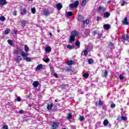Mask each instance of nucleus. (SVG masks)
Listing matches in <instances>:
<instances>
[{"label": "nucleus", "instance_id": "34", "mask_svg": "<svg viewBox=\"0 0 129 129\" xmlns=\"http://www.w3.org/2000/svg\"><path fill=\"white\" fill-rule=\"evenodd\" d=\"M83 52H84V56H85V57H86V56L88 55V51H87V49H84Z\"/></svg>", "mask_w": 129, "mask_h": 129}, {"label": "nucleus", "instance_id": "13", "mask_svg": "<svg viewBox=\"0 0 129 129\" xmlns=\"http://www.w3.org/2000/svg\"><path fill=\"white\" fill-rule=\"evenodd\" d=\"M28 23V21L26 20H23L22 22H21V27L22 29H24L25 27H26V24Z\"/></svg>", "mask_w": 129, "mask_h": 129}, {"label": "nucleus", "instance_id": "56", "mask_svg": "<svg viewBox=\"0 0 129 129\" xmlns=\"http://www.w3.org/2000/svg\"><path fill=\"white\" fill-rule=\"evenodd\" d=\"M53 76H54V77H55V78H58V75L56 73H54L53 74Z\"/></svg>", "mask_w": 129, "mask_h": 129}, {"label": "nucleus", "instance_id": "59", "mask_svg": "<svg viewBox=\"0 0 129 129\" xmlns=\"http://www.w3.org/2000/svg\"><path fill=\"white\" fill-rule=\"evenodd\" d=\"M49 35H50V37H52V33L49 32Z\"/></svg>", "mask_w": 129, "mask_h": 129}, {"label": "nucleus", "instance_id": "39", "mask_svg": "<svg viewBox=\"0 0 129 129\" xmlns=\"http://www.w3.org/2000/svg\"><path fill=\"white\" fill-rule=\"evenodd\" d=\"M122 4H121V7H123L126 4V1L122 0Z\"/></svg>", "mask_w": 129, "mask_h": 129}, {"label": "nucleus", "instance_id": "30", "mask_svg": "<svg viewBox=\"0 0 129 129\" xmlns=\"http://www.w3.org/2000/svg\"><path fill=\"white\" fill-rule=\"evenodd\" d=\"M11 32V29L10 28H7L4 32L5 35H8Z\"/></svg>", "mask_w": 129, "mask_h": 129}, {"label": "nucleus", "instance_id": "11", "mask_svg": "<svg viewBox=\"0 0 129 129\" xmlns=\"http://www.w3.org/2000/svg\"><path fill=\"white\" fill-rule=\"evenodd\" d=\"M103 103H102V101L101 100H99L98 102H96L95 105L96 106H102Z\"/></svg>", "mask_w": 129, "mask_h": 129}, {"label": "nucleus", "instance_id": "28", "mask_svg": "<svg viewBox=\"0 0 129 129\" xmlns=\"http://www.w3.org/2000/svg\"><path fill=\"white\" fill-rule=\"evenodd\" d=\"M75 45L78 48H80V42H79V40L76 41Z\"/></svg>", "mask_w": 129, "mask_h": 129}, {"label": "nucleus", "instance_id": "23", "mask_svg": "<svg viewBox=\"0 0 129 129\" xmlns=\"http://www.w3.org/2000/svg\"><path fill=\"white\" fill-rule=\"evenodd\" d=\"M67 64L69 66H71V65H73V64H74V61L72 60H70L67 62Z\"/></svg>", "mask_w": 129, "mask_h": 129}, {"label": "nucleus", "instance_id": "1", "mask_svg": "<svg viewBox=\"0 0 129 129\" xmlns=\"http://www.w3.org/2000/svg\"><path fill=\"white\" fill-rule=\"evenodd\" d=\"M79 35V32L76 30L72 31L69 39L70 43H72L74 42V41H75V38H76V37H78Z\"/></svg>", "mask_w": 129, "mask_h": 129}, {"label": "nucleus", "instance_id": "32", "mask_svg": "<svg viewBox=\"0 0 129 129\" xmlns=\"http://www.w3.org/2000/svg\"><path fill=\"white\" fill-rule=\"evenodd\" d=\"M88 62L89 64H93L94 60H93V59L92 58H90L88 59Z\"/></svg>", "mask_w": 129, "mask_h": 129}, {"label": "nucleus", "instance_id": "10", "mask_svg": "<svg viewBox=\"0 0 129 129\" xmlns=\"http://www.w3.org/2000/svg\"><path fill=\"white\" fill-rule=\"evenodd\" d=\"M77 20L79 22H82V23L84 21V17L82 15H78L77 17Z\"/></svg>", "mask_w": 129, "mask_h": 129}, {"label": "nucleus", "instance_id": "27", "mask_svg": "<svg viewBox=\"0 0 129 129\" xmlns=\"http://www.w3.org/2000/svg\"><path fill=\"white\" fill-rule=\"evenodd\" d=\"M67 48L70 49V50L72 49H75V47L74 46V45H71L70 44L68 45Z\"/></svg>", "mask_w": 129, "mask_h": 129}, {"label": "nucleus", "instance_id": "3", "mask_svg": "<svg viewBox=\"0 0 129 129\" xmlns=\"http://www.w3.org/2000/svg\"><path fill=\"white\" fill-rule=\"evenodd\" d=\"M59 127V122L53 121L51 124V129H58Z\"/></svg>", "mask_w": 129, "mask_h": 129}, {"label": "nucleus", "instance_id": "45", "mask_svg": "<svg viewBox=\"0 0 129 129\" xmlns=\"http://www.w3.org/2000/svg\"><path fill=\"white\" fill-rule=\"evenodd\" d=\"M116 120H118V121H120V120H121V116H120V115L118 116Z\"/></svg>", "mask_w": 129, "mask_h": 129}, {"label": "nucleus", "instance_id": "33", "mask_svg": "<svg viewBox=\"0 0 129 129\" xmlns=\"http://www.w3.org/2000/svg\"><path fill=\"white\" fill-rule=\"evenodd\" d=\"M8 44H9V45H10V46H13V43H14V41H13V40H12L9 39V40H8Z\"/></svg>", "mask_w": 129, "mask_h": 129}, {"label": "nucleus", "instance_id": "14", "mask_svg": "<svg viewBox=\"0 0 129 129\" xmlns=\"http://www.w3.org/2000/svg\"><path fill=\"white\" fill-rule=\"evenodd\" d=\"M41 69H43V64H38L35 69L36 71H38L39 70H41Z\"/></svg>", "mask_w": 129, "mask_h": 129}, {"label": "nucleus", "instance_id": "7", "mask_svg": "<svg viewBox=\"0 0 129 129\" xmlns=\"http://www.w3.org/2000/svg\"><path fill=\"white\" fill-rule=\"evenodd\" d=\"M103 74H101V76L103 78H106L108 76V71L107 70H104Z\"/></svg>", "mask_w": 129, "mask_h": 129}, {"label": "nucleus", "instance_id": "44", "mask_svg": "<svg viewBox=\"0 0 129 129\" xmlns=\"http://www.w3.org/2000/svg\"><path fill=\"white\" fill-rule=\"evenodd\" d=\"M25 60L27 62H31V57H26Z\"/></svg>", "mask_w": 129, "mask_h": 129}, {"label": "nucleus", "instance_id": "52", "mask_svg": "<svg viewBox=\"0 0 129 129\" xmlns=\"http://www.w3.org/2000/svg\"><path fill=\"white\" fill-rule=\"evenodd\" d=\"M17 101H18L19 102H20V101H21L22 100V99H21V98L20 97H18L17 98Z\"/></svg>", "mask_w": 129, "mask_h": 129}, {"label": "nucleus", "instance_id": "40", "mask_svg": "<svg viewBox=\"0 0 129 129\" xmlns=\"http://www.w3.org/2000/svg\"><path fill=\"white\" fill-rule=\"evenodd\" d=\"M93 34L94 36H96V35H98L99 33L98 32V31L96 30L93 31Z\"/></svg>", "mask_w": 129, "mask_h": 129}, {"label": "nucleus", "instance_id": "57", "mask_svg": "<svg viewBox=\"0 0 129 129\" xmlns=\"http://www.w3.org/2000/svg\"><path fill=\"white\" fill-rule=\"evenodd\" d=\"M67 71L68 72H69V71H71V69H70V68H68V69H67Z\"/></svg>", "mask_w": 129, "mask_h": 129}, {"label": "nucleus", "instance_id": "21", "mask_svg": "<svg viewBox=\"0 0 129 129\" xmlns=\"http://www.w3.org/2000/svg\"><path fill=\"white\" fill-rule=\"evenodd\" d=\"M39 82L38 81H35L32 83V85L33 86V87H38V86H39Z\"/></svg>", "mask_w": 129, "mask_h": 129}, {"label": "nucleus", "instance_id": "51", "mask_svg": "<svg viewBox=\"0 0 129 129\" xmlns=\"http://www.w3.org/2000/svg\"><path fill=\"white\" fill-rule=\"evenodd\" d=\"M82 23V25L81 28H85V23L83 22Z\"/></svg>", "mask_w": 129, "mask_h": 129}, {"label": "nucleus", "instance_id": "50", "mask_svg": "<svg viewBox=\"0 0 129 129\" xmlns=\"http://www.w3.org/2000/svg\"><path fill=\"white\" fill-rule=\"evenodd\" d=\"M97 35V39H101V37L102 36V34L99 33H98Z\"/></svg>", "mask_w": 129, "mask_h": 129}, {"label": "nucleus", "instance_id": "24", "mask_svg": "<svg viewBox=\"0 0 129 129\" xmlns=\"http://www.w3.org/2000/svg\"><path fill=\"white\" fill-rule=\"evenodd\" d=\"M51 50H52V48L50 46H47L45 48V52L46 53H49L51 52Z\"/></svg>", "mask_w": 129, "mask_h": 129}, {"label": "nucleus", "instance_id": "61", "mask_svg": "<svg viewBox=\"0 0 129 129\" xmlns=\"http://www.w3.org/2000/svg\"><path fill=\"white\" fill-rule=\"evenodd\" d=\"M17 32H18V30H15V31H14V33H15V34H17Z\"/></svg>", "mask_w": 129, "mask_h": 129}, {"label": "nucleus", "instance_id": "58", "mask_svg": "<svg viewBox=\"0 0 129 129\" xmlns=\"http://www.w3.org/2000/svg\"><path fill=\"white\" fill-rule=\"evenodd\" d=\"M19 113H24V111L23 110H21L20 111H19Z\"/></svg>", "mask_w": 129, "mask_h": 129}, {"label": "nucleus", "instance_id": "19", "mask_svg": "<svg viewBox=\"0 0 129 129\" xmlns=\"http://www.w3.org/2000/svg\"><path fill=\"white\" fill-rule=\"evenodd\" d=\"M103 29H104V30H109V29H110V25L104 24L103 25Z\"/></svg>", "mask_w": 129, "mask_h": 129}, {"label": "nucleus", "instance_id": "2", "mask_svg": "<svg viewBox=\"0 0 129 129\" xmlns=\"http://www.w3.org/2000/svg\"><path fill=\"white\" fill-rule=\"evenodd\" d=\"M23 51L21 47L18 46L16 47V49L14 50L13 53L15 54V55H19V53H20V55H22V52Z\"/></svg>", "mask_w": 129, "mask_h": 129}, {"label": "nucleus", "instance_id": "29", "mask_svg": "<svg viewBox=\"0 0 129 129\" xmlns=\"http://www.w3.org/2000/svg\"><path fill=\"white\" fill-rule=\"evenodd\" d=\"M98 10L99 11H102V12H105V8H104V7L100 6L98 8Z\"/></svg>", "mask_w": 129, "mask_h": 129}, {"label": "nucleus", "instance_id": "43", "mask_svg": "<svg viewBox=\"0 0 129 129\" xmlns=\"http://www.w3.org/2000/svg\"><path fill=\"white\" fill-rule=\"evenodd\" d=\"M86 1L87 0H83L82 2V6H85L86 4Z\"/></svg>", "mask_w": 129, "mask_h": 129}, {"label": "nucleus", "instance_id": "42", "mask_svg": "<svg viewBox=\"0 0 129 129\" xmlns=\"http://www.w3.org/2000/svg\"><path fill=\"white\" fill-rule=\"evenodd\" d=\"M17 14H18L17 10H14L13 12V15L14 16V17H17Z\"/></svg>", "mask_w": 129, "mask_h": 129}, {"label": "nucleus", "instance_id": "18", "mask_svg": "<svg viewBox=\"0 0 129 129\" xmlns=\"http://www.w3.org/2000/svg\"><path fill=\"white\" fill-rule=\"evenodd\" d=\"M22 61V56L21 55H18L17 56V59H16V61L17 63H20Z\"/></svg>", "mask_w": 129, "mask_h": 129}, {"label": "nucleus", "instance_id": "15", "mask_svg": "<svg viewBox=\"0 0 129 129\" xmlns=\"http://www.w3.org/2000/svg\"><path fill=\"white\" fill-rule=\"evenodd\" d=\"M108 46L110 47L111 50H113L115 48L114 44H113L112 42H109Z\"/></svg>", "mask_w": 129, "mask_h": 129}, {"label": "nucleus", "instance_id": "22", "mask_svg": "<svg viewBox=\"0 0 129 129\" xmlns=\"http://www.w3.org/2000/svg\"><path fill=\"white\" fill-rule=\"evenodd\" d=\"M103 123L104 126H107V125H108V123H109V122L107 119H106L104 120Z\"/></svg>", "mask_w": 129, "mask_h": 129}, {"label": "nucleus", "instance_id": "38", "mask_svg": "<svg viewBox=\"0 0 129 129\" xmlns=\"http://www.w3.org/2000/svg\"><path fill=\"white\" fill-rule=\"evenodd\" d=\"M83 23H85V24H86V25H88V24L90 23V21L88 19H86V20H84Z\"/></svg>", "mask_w": 129, "mask_h": 129}, {"label": "nucleus", "instance_id": "26", "mask_svg": "<svg viewBox=\"0 0 129 129\" xmlns=\"http://www.w3.org/2000/svg\"><path fill=\"white\" fill-rule=\"evenodd\" d=\"M72 118V113H69L67 115V119H69L70 120V119H71Z\"/></svg>", "mask_w": 129, "mask_h": 129}, {"label": "nucleus", "instance_id": "36", "mask_svg": "<svg viewBox=\"0 0 129 129\" xmlns=\"http://www.w3.org/2000/svg\"><path fill=\"white\" fill-rule=\"evenodd\" d=\"M31 13L32 14H36V8L33 7L32 9H31Z\"/></svg>", "mask_w": 129, "mask_h": 129}, {"label": "nucleus", "instance_id": "64", "mask_svg": "<svg viewBox=\"0 0 129 129\" xmlns=\"http://www.w3.org/2000/svg\"><path fill=\"white\" fill-rule=\"evenodd\" d=\"M86 31H89V29H86Z\"/></svg>", "mask_w": 129, "mask_h": 129}, {"label": "nucleus", "instance_id": "5", "mask_svg": "<svg viewBox=\"0 0 129 129\" xmlns=\"http://www.w3.org/2000/svg\"><path fill=\"white\" fill-rule=\"evenodd\" d=\"M79 6V1H76L74 4H71L69 5L70 9H73L74 8H77Z\"/></svg>", "mask_w": 129, "mask_h": 129}, {"label": "nucleus", "instance_id": "17", "mask_svg": "<svg viewBox=\"0 0 129 129\" xmlns=\"http://www.w3.org/2000/svg\"><path fill=\"white\" fill-rule=\"evenodd\" d=\"M110 17V13L108 12H106L104 14V18H106V19H107Z\"/></svg>", "mask_w": 129, "mask_h": 129}, {"label": "nucleus", "instance_id": "9", "mask_svg": "<svg viewBox=\"0 0 129 129\" xmlns=\"http://www.w3.org/2000/svg\"><path fill=\"white\" fill-rule=\"evenodd\" d=\"M56 7L58 11H60L61 9L63 8V5L61 3H58L56 5Z\"/></svg>", "mask_w": 129, "mask_h": 129}, {"label": "nucleus", "instance_id": "49", "mask_svg": "<svg viewBox=\"0 0 129 129\" xmlns=\"http://www.w3.org/2000/svg\"><path fill=\"white\" fill-rule=\"evenodd\" d=\"M121 119H122V120H126L127 118L126 117H124L123 116H121Z\"/></svg>", "mask_w": 129, "mask_h": 129}, {"label": "nucleus", "instance_id": "62", "mask_svg": "<svg viewBox=\"0 0 129 129\" xmlns=\"http://www.w3.org/2000/svg\"><path fill=\"white\" fill-rule=\"evenodd\" d=\"M110 3H111V2L110 1H108V2H107L108 4H110Z\"/></svg>", "mask_w": 129, "mask_h": 129}, {"label": "nucleus", "instance_id": "63", "mask_svg": "<svg viewBox=\"0 0 129 129\" xmlns=\"http://www.w3.org/2000/svg\"><path fill=\"white\" fill-rule=\"evenodd\" d=\"M54 101H55V102H58V101L57 100V99H55V100H54Z\"/></svg>", "mask_w": 129, "mask_h": 129}, {"label": "nucleus", "instance_id": "55", "mask_svg": "<svg viewBox=\"0 0 129 129\" xmlns=\"http://www.w3.org/2000/svg\"><path fill=\"white\" fill-rule=\"evenodd\" d=\"M99 20H100V17H99V16H97V19H96L97 22H99Z\"/></svg>", "mask_w": 129, "mask_h": 129}, {"label": "nucleus", "instance_id": "46", "mask_svg": "<svg viewBox=\"0 0 129 129\" xmlns=\"http://www.w3.org/2000/svg\"><path fill=\"white\" fill-rule=\"evenodd\" d=\"M79 120H80V121H83V120H84V116H80Z\"/></svg>", "mask_w": 129, "mask_h": 129}, {"label": "nucleus", "instance_id": "12", "mask_svg": "<svg viewBox=\"0 0 129 129\" xmlns=\"http://www.w3.org/2000/svg\"><path fill=\"white\" fill-rule=\"evenodd\" d=\"M122 24L123 25H128V22H127V17H125L123 20L122 21Z\"/></svg>", "mask_w": 129, "mask_h": 129}, {"label": "nucleus", "instance_id": "8", "mask_svg": "<svg viewBox=\"0 0 129 129\" xmlns=\"http://www.w3.org/2000/svg\"><path fill=\"white\" fill-rule=\"evenodd\" d=\"M27 12L28 11H27V9H26V8H24L20 10V14L22 16H25Z\"/></svg>", "mask_w": 129, "mask_h": 129}, {"label": "nucleus", "instance_id": "48", "mask_svg": "<svg viewBox=\"0 0 129 129\" xmlns=\"http://www.w3.org/2000/svg\"><path fill=\"white\" fill-rule=\"evenodd\" d=\"M110 107L111 108H114V107H115V104L114 103L111 104Z\"/></svg>", "mask_w": 129, "mask_h": 129}, {"label": "nucleus", "instance_id": "53", "mask_svg": "<svg viewBox=\"0 0 129 129\" xmlns=\"http://www.w3.org/2000/svg\"><path fill=\"white\" fill-rule=\"evenodd\" d=\"M3 129H8V125H4L3 127Z\"/></svg>", "mask_w": 129, "mask_h": 129}, {"label": "nucleus", "instance_id": "41", "mask_svg": "<svg viewBox=\"0 0 129 129\" xmlns=\"http://www.w3.org/2000/svg\"><path fill=\"white\" fill-rule=\"evenodd\" d=\"M6 20V17L4 16H1L0 17V21H2V22H4V21Z\"/></svg>", "mask_w": 129, "mask_h": 129}, {"label": "nucleus", "instance_id": "37", "mask_svg": "<svg viewBox=\"0 0 129 129\" xmlns=\"http://www.w3.org/2000/svg\"><path fill=\"white\" fill-rule=\"evenodd\" d=\"M24 50L25 52H29V47L25 45L24 46Z\"/></svg>", "mask_w": 129, "mask_h": 129}, {"label": "nucleus", "instance_id": "16", "mask_svg": "<svg viewBox=\"0 0 129 129\" xmlns=\"http://www.w3.org/2000/svg\"><path fill=\"white\" fill-rule=\"evenodd\" d=\"M53 103H51L50 104H47V109H48V110H51V109H52V108L53 107Z\"/></svg>", "mask_w": 129, "mask_h": 129}, {"label": "nucleus", "instance_id": "25", "mask_svg": "<svg viewBox=\"0 0 129 129\" xmlns=\"http://www.w3.org/2000/svg\"><path fill=\"white\" fill-rule=\"evenodd\" d=\"M29 55V52L27 53H25V51H23L21 52V56H22V57H27V56Z\"/></svg>", "mask_w": 129, "mask_h": 129}, {"label": "nucleus", "instance_id": "20", "mask_svg": "<svg viewBox=\"0 0 129 129\" xmlns=\"http://www.w3.org/2000/svg\"><path fill=\"white\" fill-rule=\"evenodd\" d=\"M7 5L6 0H0V5L1 6H6Z\"/></svg>", "mask_w": 129, "mask_h": 129}, {"label": "nucleus", "instance_id": "4", "mask_svg": "<svg viewBox=\"0 0 129 129\" xmlns=\"http://www.w3.org/2000/svg\"><path fill=\"white\" fill-rule=\"evenodd\" d=\"M121 41L122 42H125L126 41L129 42V36H128V35H127V34H124V35H122L121 38Z\"/></svg>", "mask_w": 129, "mask_h": 129}, {"label": "nucleus", "instance_id": "54", "mask_svg": "<svg viewBox=\"0 0 129 129\" xmlns=\"http://www.w3.org/2000/svg\"><path fill=\"white\" fill-rule=\"evenodd\" d=\"M124 77L123 76H121V75H120L119 76V79H120V80H122L123 79H124Z\"/></svg>", "mask_w": 129, "mask_h": 129}, {"label": "nucleus", "instance_id": "31", "mask_svg": "<svg viewBox=\"0 0 129 129\" xmlns=\"http://www.w3.org/2000/svg\"><path fill=\"white\" fill-rule=\"evenodd\" d=\"M67 16L68 17H72V16H73V13L71 11L68 12L67 13Z\"/></svg>", "mask_w": 129, "mask_h": 129}, {"label": "nucleus", "instance_id": "6", "mask_svg": "<svg viewBox=\"0 0 129 129\" xmlns=\"http://www.w3.org/2000/svg\"><path fill=\"white\" fill-rule=\"evenodd\" d=\"M43 15L45 17H48V16H50V14L51 13L50 12V11L48 10H45L42 11Z\"/></svg>", "mask_w": 129, "mask_h": 129}, {"label": "nucleus", "instance_id": "47", "mask_svg": "<svg viewBox=\"0 0 129 129\" xmlns=\"http://www.w3.org/2000/svg\"><path fill=\"white\" fill-rule=\"evenodd\" d=\"M43 61L44 62H45V63H48V62L50 61V58H47L46 59H44Z\"/></svg>", "mask_w": 129, "mask_h": 129}, {"label": "nucleus", "instance_id": "35", "mask_svg": "<svg viewBox=\"0 0 129 129\" xmlns=\"http://www.w3.org/2000/svg\"><path fill=\"white\" fill-rule=\"evenodd\" d=\"M83 77H84V78H86V79H87V78L89 77V74L85 73L83 75Z\"/></svg>", "mask_w": 129, "mask_h": 129}, {"label": "nucleus", "instance_id": "60", "mask_svg": "<svg viewBox=\"0 0 129 129\" xmlns=\"http://www.w3.org/2000/svg\"><path fill=\"white\" fill-rule=\"evenodd\" d=\"M28 106H29V107H31L32 106V104H29Z\"/></svg>", "mask_w": 129, "mask_h": 129}]
</instances>
